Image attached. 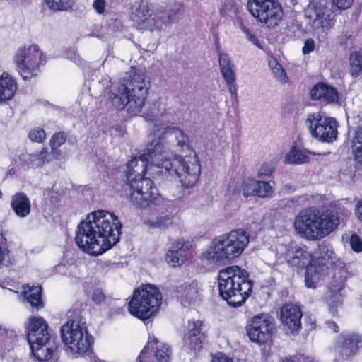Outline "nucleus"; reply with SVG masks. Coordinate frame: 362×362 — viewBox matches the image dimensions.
<instances>
[{
    "instance_id": "53",
    "label": "nucleus",
    "mask_w": 362,
    "mask_h": 362,
    "mask_svg": "<svg viewBox=\"0 0 362 362\" xmlns=\"http://www.w3.org/2000/svg\"><path fill=\"white\" fill-rule=\"evenodd\" d=\"M105 294L101 289L95 288L93 290L92 293V299L96 304L100 305L105 300Z\"/></svg>"
},
{
    "instance_id": "35",
    "label": "nucleus",
    "mask_w": 362,
    "mask_h": 362,
    "mask_svg": "<svg viewBox=\"0 0 362 362\" xmlns=\"http://www.w3.org/2000/svg\"><path fill=\"white\" fill-rule=\"evenodd\" d=\"M318 250L319 256L316 259L326 262L329 266H332L335 259V254L332 247L329 244L322 243L319 245Z\"/></svg>"
},
{
    "instance_id": "7",
    "label": "nucleus",
    "mask_w": 362,
    "mask_h": 362,
    "mask_svg": "<svg viewBox=\"0 0 362 362\" xmlns=\"http://www.w3.org/2000/svg\"><path fill=\"white\" fill-rule=\"evenodd\" d=\"M165 174L178 179L185 189L194 187L199 180L201 166L196 156H175L161 163Z\"/></svg>"
},
{
    "instance_id": "3",
    "label": "nucleus",
    "mask_w": 362,
    "mask_h": 362,
    "mask_svg": "<svg viewBox=\"0 0 362 362\" xmlns=\"http://www.w3.org/2000/svg\"><path fill=\"white\" fill-rule=\"evenodd\" d=\"M339 224L338 213L327 209L310 207L296 216L293 228L302 238L315 241L321 240L335 230Z\"/></svg>"
},
{
    "instance_id": "9",
    "label": "nucleus",
    "mask_w": 362,
    "mask_h": 362,
    "mask_svg": "<svg viewBox=\"0 0 362 362\" xmlns=\"http://www.w3.org/2000/svg\"><path fill=\"white\" fill-rule=\"evenodd\" d=\"M60 332L62 341L72 352L85 354L89 351L92 339L88 334L85 321L79 315L69 318L62 326Z\"/></svg>"
},
{
    "instance_id": "8",
    "label": "nucleus",
    "mask_w": 362,
    "mask_h": 362,
    "mask_svg": "<svg viewBox=\"0 0 362 362\" xmlns=\"http://www.w3.org/2000/svg\"><path fill=\"white\" fill-rule=\"evenodd\" d=\"M161 301L162 295L159 289L146 284L134 291L128 310L132 315L145 321L154 315Z\"/></svg>"
},
{
    "instance_id": "29",
    "label": "nucleus",
    "mask_w": 362,
    "mask_h": 362,
    "mask_svg": "<svg viewBox=\"0 0 362 362\" xmlns=\"http://www.w3.org/2000/svg\"><path fill=\"white\" fill-rule=\"evenodd\" d=\"M30 349L33 356L40 361H48L52 357L53 349L49 346V341H43L31 344Z\"/></svg>"
},
{
    "instance_id": "28",
    "label": "nucleus",
    "mask_w": 362,
    "mask_h": 362,
    "mask_svg": "<svg viewBox=\"0 0 362 362\" xmlns=\"http://www.w3.org/2000/svg\"><path fill=\"white\" fill-rule=\"evenodd\" d=\"M359 340L357 337L351 334H341L337 338V344L341 352L348 356L355 351Z\"/></svg>"
},
{
    "instance_id": "22",
    "label": "nucleus",
    "mask_w": 362,
    "mask_h": 362,
    "mask_svg": "<svg viewBox=\"0 0 362 362\" xmlns=\"http://www.w3.org/2000/svg\"><path fill=\"white\" fill-rule=\"evenodd\" d=\"M180 299L183 306H189L196 303L200 300L197 282H186L180 286L178 289Z\"/></svg>"
},
{
    "instance_id": "58",
    "label": "nucleus",
    "mask_w": 362,
    "mask_h": 362,
    "mask_svg": "<svg viewBox=\"0 0 362 362\" xmlns=\"http://www.w3.org/2000/svg\"><path fill=\"white\" fill-rule=\"evenodd\" d=\"M355 214L358 220L362 223V199L358 200L355 206Z\"/></svg>"
},
{
    "instance_id": "61",
    "label": "nucleus",
    "mask_w": 362,
    "mask_h": 362,
    "mask_svg": "<svg viewBox=\"0 0 362 362\" xmlns=\"http://www.w3.org/2000/svg\"><path fill=\"white\" fill-rule=\"evenodd\" d=\"M59 148V147H57V146H51L52 156L56 159H59L62 155V151Z\"/></svg>"
},
{
    "instance_id": "14",
    "label": "nucleus",
    "mask_w": 362,
    "mask_h": 362,
    "mask_svg": "<svg viewBox=\"0 0 362 362\" xmlns=\"http://www.w3.org/2000/svg\"><path fill=\"white\" fill-rule=\"evenodd\" d=\"M305 16L310 20L313 34L321 40L325 39L334 24V20L329 11L316 6H309L305 11Z\"/></svg>"
},
{
    "instance_id": "30",
    "label": "nucleus",
    "mask_w": 362,
    "mask_h": 362,
    "mask_svg": "<svg viewBox=\"0 0 362 362\" xmlns=\"http://www.w3.org/2000/svg\"><path fill=\"white\" fill-rule=\"evenodd\" d=\"M310 159V153L306 150H301L292 147L287 153L285 162L288 164H303Z\"/></svg>"
},
{
    "instance_id": "56",
    "label": "nucleus",
    "mask_w": 362,
    "mask_h": 362,
    "mask_svg": "<svg viewBox=\"0 0 362 362\" xmlns=\"http://www.w3.org/2000/svg\"><path fill=\"white\" fill-rule=\"evenodd\" d=\"M315 47V42L312 39H308L305 40L304 43V46L303 47V52L305 54H309L314 49Z\"/></svg>"
},
{
    "instance_id": "64",
    "label": "nucleus",
    "mask_w": 362,
    "mask_h": 362,
    "mask_svg": "<svg viewBox=\"0 0 362 362\" xmlns=\"http://www.w3.org/2000/svg\"><path fill=\"white\" fill-rule=\"evenodd\" d=\"M216 52H218V59H219L220 58V53H224V52L221 50V47H220V46L218 45H217L216 46Z\"/></svg>"
},
{
    "instance_id": "63",
    "label": "nucleus",
    "mask_w": 362,
    "mask_h": 362,
    "mask_svg": "<svg viewBox=\"0 0 362 362\" xmlns=\"http://www.w3.org/2000/svg\"><path fill=\"white\" fill-rule=\"evenodd\" d=\"M333 286L334 287V291H340L342 289V288L344 286V284H343V282H341L339 285H337V286L333 285Z\"/></svg>"
},
{
    "instance_id": "54",
    "label": "nucleus",
    "mask_w": 362,
    "mask_h": 362,
    "mask_svg": "<svg viewBox=\"0 0 362 362\" xmlns=\"http://www.w3.org/2000/svg\"><path fill=\"white\" fill-rule=\"evenodd\" d=\"M211 362H234L233 359L226 354L223 353H218L212 355Z\"/></svg>"
},
{
    "instance_id": "20",
    "label": "nucleus",
    "mask_w": 362,
    "mask_h": 362,
    "mask_svg": "<svg viewBox=\"0 0 362 362\" xmlns=\"http://www.w3.org/2000/svg\"><path fill=\"white\" fill-rule=\"evenodd\" d=\"M191 245L188 241L178 240L173 243L166 254V261L168 264L175 267L182 264L191 256Z\"/></svg>"
},
{
    "instance_id": "16",
    "label": "nucleus",
    "mask_w": 362,
    "mask_h": 362,
    "mask_svg": "<svg viewBox=\"0 0 362 362\" xmlns=\"http://www.w3.org/2000/svg\"><path fill=\"white\" fill-rule=\"evenodd\" d=\"M273 328V324L266 315H259L251 319L246 329L252 341L262 344L269 339Z\"/></svg>"
},
{
    "instance_id": "51",
    "label": "nucleus",
    "mask_w": 362,
    "mask_h": 362,
    "mask_svg": "<svg viewBox=\"0 0 362 362\" xmlns=\"http://www.w3.org/2000/svg\"><path fill=\"white\" fill-rule=\"evenodd\" d=\"M350 244L353 250L362 251V240L357 235H352L350 238Z\"/></svg>"
},
{
    "instance_id": "36",
    "label": "nucleus",
    "mask_w": 362,
    "mask_h": 362,
    "mask_svg": "<svg viewBox=\"0 0 362 362\" xmlns=\"http://www.w3.org/2000/svg\"><path fill=\"white\" fill-rule=\"evenodd\" d=\"M223 78H224L227 87L232 95H237V88L235 83L236 76L235 73V66L228 68L226 70L221 71Z\"/></svg>"
},
{
    "instance_id": "24",
    "label": "nucleus",
    "mask_w": 362,
    "mask_h": 362,
    "mask_svg": "<svg viewBox=\"0 0 362 362\" xmlns=\"http://www.w3.org/2000/svg\"><path fill=\"white\" fill-rule=\"evenodd\" d=\"M16 90L15 80L8 73L4 72L0 76V103L12 99Z\"/></svg>"
},
{
    "instance_id": "41",
    "label": "nucleus",
    "mask_w": 362,
    "mask_h": 362,
    "mask_svg": "<svg viewBox=\"0 0 362 362\" xmlns=\"http://www.w3.org/2000/svg\"><path fill=\"white\" fill-rule=\"evenodd\" d=\"M170 223V218L168 216H162L152 220H148L145 222V224L148 228H163Z\"/></svg>"
},
{
    "instance_id": "6",
    "label": "nucleus",
    "mask_w": 362,
    "mask_h": 362,
    "mask_svg": "<svg viewBox=\"0 0 362 362\" xmlns=\"http://www.w3.org/2000/svg\"><path fill=\"white\" fill-rule=\"evenodd\" d=\"M132 18L151 31H160L163 26L175 23L178 21L183 8L179 3L168 4L165 7L157 8L150 14L149 6L146 1L136 3L132 8Z\"/></svg>"
},
{
    "instance_id": "42",
    "label": "nucleus",
    "mask_w": 362,
    "mask_h": 362,
    "mask_svg": "<svg viewBox=\"0 0 362 362\" xmlns=\"http://www.w3.org/2000/svg\"><path fill=\"white\" fill-rule=\"evenodd\" d=\"M204 339V336H198L194 333L187 334L185 337V341L191 349L199 350L202 348V344Z\"/></svg>"
},
{
    "instance_id": "55",
    "label": "nucleus",
    "mask_w": 362,
    "mask_h": 362,
    "mask_svg": "<svg viewBox=\"0 0 362 362\" xmlns=\"http://www.w3.org/2000/svg\"><path fill=\"white\" fill-rule=\"evenodd\" d=\"M319 279H315L313 275H309L308 272H306L305 282L308 288H315Z\"/></svg>"
},
{
    "instance_id": "48",
    "label": "nucleus",
    "mask_w": 362,
    "mask_h": 362,
    "mask_svg": "<svg viewBox=\"0 0 362 362\" xmlns=\"http://www.w3.org/2000/svg\"><path fill=\"white\" fill-rule=\"evenodd\" d=\"M65 141L66 136L64 134L63 132H57L52 136L50 140V146L60 147Z\"/></svg>"
},
{
    "instance_id": "40",
    "label": "nucleus",
    "mask_w": 362,
    "mask_h": 362,
    "mask_svg": "<svg viewBox=\"0 0 362 362\" xmlns=\"http://www.w3.org/2000/svg\"><path fill=\"white\" fill-rule=\"evenodd\" d=\"M255 196L265 198L272 196L273 194L272 187L270 184L264 181H257Z\"/></svg>"
},
{
    "instance_id": "38",
    "label": "nucleus",
    "mask_w": 362,
    "mask_h": 362,
    "mask_svg": "<svg viewBox=\"0 0 362 362\" xmlns=\"http://www.w3.org/2000/svg\"><path fill=\"white\" fill-rule=\"evenodd\" d=\"M269 64L274 77L281 83H285L287 81V77L282 66L276 59L270 60Z\"/></svg>"
},
{
    "instance_id": "19",
    "label": "nucleus",
    "mask_w": 362,
    "mask_h": 362,
    "mask_svg": "<svg viewBox=\"0 0 362 362\" xmlns=\"http://www.w3.org/2000/svg\"><path fill=\"white\" fill-rule=\"evenodd\" d=\"M301 317L302 312L297 305L285 304L281 309L280 320L284 327L291 332L300 329Z\"/></svg>"
},
{
    "instance_id": "15",
    "label": "nucleus",
    "mask_w": 362,
    "mask_h": 362,
    "mask_svg": "<svg viewBox=\"0 0 362 362\" xmlns=\"http://www.w3.org/2000/svg\"><path fill=\"white\" fill-rule=\"evenodd\" d=\"M170 347L159 343L156 338L150 337L146 346L141 351L137 362H169Z\"/></svg>"
},
{
    "instance_id": "17",
    "label": "nucleus",
    "mask_w": 362,
    "mask_h": 362,
    "mask_svg": "<svg viewBox=\"0 0 362 362\" xmlns=\"http://www.w3.org/2000/svg\"><path fill=\"white\" fill-rule=\"evenodd\" d=\"M105 88H110L108 93V100L117 110H122L127 107L128 111L131 113V97L128 92V88H126L122 81L118 83H112L107 78L100 81Z\"/></svg>"
},
{
    "instance_id": "33",
    "label": "nucleus",
    "mask_w": 362,
    "mask_h": 362,
    "mask_svg": "<svg viewBox=\"0 0 362 362\" xmlns=\"http://www.w3.org/2000/svg\"><path fill=\"white\" fill-rule=\"evenodd\" d=\"M350 74L353 77H358L362 71V48L352 52L349 56Z\"/></svg>"
},
{
    "instance_id": "44",
    "label": "nucleus",
    "mask_w": 362,
    "mask_h": 362,
    "mask_svg": "<svg viewBox=\"0 0 362 362\" xmlns=\"http://www.w3.org/2000/svg\"><path fill=\"white\" fill-rule=\"evenodd\" d=\"M257 187V181L253 179H247L244 181L243 185V195L247 197L250 195L255 196Z\"/></svg>"
},
{
    "instance_id": "43",
    "label": "nucleus",
    "mask_w": 362,
    "mask_h": 362,
    "mask_svg": "<svg viewBox=\"0 0 362 362\" xmlns=\"http://www.w3.org/2000/svg\"><path fill=\"white\" fill-rule=\"evenodd\" d=\"M238 26L241 30L245 34L246 37L248 40L252 42L257 47L262 49V46L259 40L252 34L249 29L244 25L243 21L240 18L238 19Z\"/></svg>"
},
{
    "instance_id": "50",
    "label": "nucleus",
    "mask_w": 362,
    "mask_h": 362,
    "mask_svg": "<svg viewBox=\"0 0 362 362\" xmlns=\"http://www.w3.org/2000/svg\"><path fill=\"white\" fill-rule=\"evenodd\" d=\"M202 325V322L199 320L196 322H192L189 323V333L188 334H195L198 336H204L202 332L201 327Z\"/></svg>"
},
{
    "instance_id": "1",
    "label": "nucleus",
    "mask_w": 362,
    "mask_h": 362,
    "mask_svg": "<svg viewBox=\"0 0 362 362\" xmlns=\"http://www.w3.org/2000/svg\"><path fill=\"white\" fill-rule=\"evenodd\" d=\"M164 128L153 133V139L142 153L129 161L127 166V185L125 191L129 202L135 206L146 209L159 204L163 199L158 192L153 181L144 177L146 170L153 171L154 168L165 172L161 163L168 160L165 155L170 151V145L165 139Z\"/></svg>"
},
{
    "instance_id": "4",
    "label": "nucleus",
    "mask_w": 362,
    "mask_h": 362,
    "mask_svg": "<svg viewBox=\"0 0 362 362\" xmlns=\"http://www.w3.org/2000/svg\"><path fill=\"white\" fill-rule=\"evenodd\" d=\"M249 242L250 235L246 231L232 230L214 238L202 256L212 264H226L238 257Z\"/></svg>"
},
{
    "instance_id": "27",
    "label": "nucleus",
    "mask_w": 362,
    "mask_h": 362,
    "mask_svg": "<svg viewBox=\"0 0 362 362\" xmlns=\"http://www.w3.org/2000/svg\"><path fill=\"white\" fill-rule=\"evenodd\" d=\"M164 133L169 137L173 138L176 141V146L180 151H183L189 146V138L184 132L177 127H166L164 128Z\"/></svg>"
},
{
    "instance_id": "13",
    "label": "nucleus",
    "mask_w": 362,
    "mask_h": 362,
    "mask_svg": "<svg viewBox=\"0 0 362 362\" xmlns=\"http://www.w3.org/2000/svg\"><path fill=\"white\" fill-rule=\"evenodd\" d=\"M306 124L313 137L325 142H332L337 139L338 124L334 118L316 112L308 115Z\"/></svg>"
},
{
    "instance_id": "21",
    "label": "nucleus",
    "mask_w": 362,
    "mask_h": 362,
    "mask_svg": "<svg viewBox=\"0 0 362 362\" xmlns=\"http://www.w3.org/2000/svg\"><path fill=\"white\" fill-rule=\"evenodd\" d=\"M310 95L312 99L320 100L326 104L337 103L339 100L337 90L324 83L315 84L311 88Z\"/></svg>"
},
{
    "instance_id": "59",
    "label": "nucleus",
    "mask_w": 362,
    "mask_h": 362,
    "mask_svg": "<svg viewBox=\"0 0 362 362\" xmlns=\"http://www.w3.org/2000/svg\"><path fill=\"white\" fill-rule=\"evenodd\" d=\"M47 155V148H42L40 152H39L37 154L35 155L40 161L42 163H45L46 160V156Z\"/></svg>"
},
{
    "instance_id": "25",
    "label": "nucleus",
    "mask_w": 362,
    "mask_h": 362,
    "mask_svg": "<svg viewBox=\"0 0 362 362\" xmlns=\"http://www.w3.org/2000/svg\"><path fill=\"white\" fill-rule=\"evenodd\" d=\"M11 206L19 217H25L30 212V199L22 192L16 193L12 197Z\"/></svg>"
},
{
    "instance_id": "2",
    "label": "nucleus",
    "mask_w": 362,
    "mask_h": 362,
    "mask_svg": "<svg viewBox=\"0 0 362 362\" xmlns=\"http://www.w3.org/2000/svg\"><path fill=\"white\" fill-rule=\"evenodd\" d=\"M122 226L118 218L112 213L103 210L93 211L78 224L76 244L87 253L101 255L119 241Z\"/></svg>"
},
{
    "instance_id": "52",
    "label": "nucleus",
    "mask_w": 362,
    "mask_h": 362,
    "mask_svg": "<svg viewBox=\"0 0 362 362\" xmlns=\"http://www.w3.org/2000/svg\"><path fill=\"white\" fill-rule=\"evenodd\" d=\"M334 6L339 9L344 10L349 8L354 1V0H331Z\"/></svg>"
},
{
    "instance_id": "32",
    "label": "nucleus",
    "mask_w": 362,
    "mask_h": 362,
    "mask_svg": "<svg viewBox=\"0 0 362 362\" xmlns=\"http://www.w3.org/2000/svg\"><path fill=\"white\" fill-rule=\"evenodd\" d=\"M168 113L166 105L160 101L153 103L148 112L146 113L145 117L151 121L157 122L164 117Z\"/></svg>"
},
{
    "instance_id": "18",
    "label": "nucleus",
    "mask_w": 362,
    "mask_h": 362,
    "mask_svg": "<svg viewBox=\"0 0 362 362\" xmlns=\"http://www.w3.org/2000/svg\"><path fill=\"white\" fill-rule=\"evenodd\" d=\"M27 339L30 345L49 341L48 325L41 317H32L27 327Z\"/></svg>"
},
{
    "instance_id": "39",
    "label": "nucleus",
    "mask_w": 362,
    "mask_h": 362,
    "mask_svg": "<svg viewBox=\"0 0 362 362\" xmlns=\"http://www.w3.org/2000/svg\"><path fill=\"white\" fill-rule=\"evenodd\" d=\"M47 6L53 11H66L74 4V0H46Z\"/></svg>"
},
{
    "instance_id": "31",
    "label": "nucleus",
    "mask_w": 362,
    "mask_h": 362,
    "mask_svg": "<svg viewBox=\"0 0 362 362\" xmlns=\"http://www.w3.org/2000/svg\"><path fill=\"white\" fill-rule=\"evenodd\" d=\"M351 150L354 159L362 164V119L360 120L358 126L355 131V136L352 140Z\"/></svg>"
},
{
    "instance_id": "10",
    "label": "nucleus",
    "mask_w": 362,
    "mask_h": 362,
    "mask_svg": "<svg viewBox=\"0 0 362 362\" xmlns=\"http://www.w3.org/2000/svg\"><path fill=\"white\" fill-rule=\"evenodd\" d=\"M124 86L128 88L131 97V114L137 115L141 112L148 94L150 81L142 71H131L121 79Z\"/></svg>"
},
{
    "instance_id": "60",
    "label": "nucleus",
    "mask_w": 362,
    "mask_h": 362,
    "mask_svg": "<svg viewBox=\"0 0 362 362\" xmlns=\"http://www.w3.org/2000/svg\"><path fill=\"white\" fill-rule=\"evenodd\" d=\"M325 324L327 327L334 332L337 333L339 331V327L334 321L328 320L325 322Z\"/></svg>"
},
{
    "instance_id": "26",
    "label": "nucleus",
    "mask_w": 362,
    "mask_h": 362,
    "mask_svg": "<svg viewBox=\"0 0 362 362\" xmlns=\"http://www.w3.org/2000/svg\"><path fill=\"white\" fill-rule=\"evenodd\" d=\"M41 293L42 288L40 286H30L29 285L23 286V299L30 303L33 308L39 309L43 307Z\"/></svg>"
},
{
    "instance_id": "12",
    "label": "nucleus",
    "mask_w": 362,
    "mask_h": 362,
    "mask_svg": "<svg viewBox=\"0 0 362 362\" xmlns=\"http://www.w3.org/2000/svg\"><path fill=\"white\" fill-rule=\"evenodd\" d=\"M247 7L257 21L270 28L279 25L284 14L278 0H248Z\"/></svg>"
},
{
    "instance_id": "37",
    "label": "nucleus",
    "mask_w": 362,
    "mask_h": 362,
    "mask_svg": "<svg viewBox=\"0 0 362 362\" xmlns=\"http://www.w3.org/2000/svg\"><path fill=\"white\" fill-rule=\"evenodd\" d=\"M44 194L47 195V198L45 200L44 210L48 213L54 212L59 202V194L55 191L49 189L45 191Z\"/></svg>"
},
{
    "instance_id": "5",
    "label": "nucleus",
    "mask_w": 362,
    "mask_h": 362,
    "mask_svg": "<svg viewBox=\"0 0 362 362\" xmlns=\"http://www.w3.org/2000/svg\"><path fill=\"white\" fill-rule=\"evenodd\" d=\"M218 281L220 296L233 307L240 306L251 295L252 281L248 273L238 266L221 270Z\"/></svg>"
},
{
    "instance_id": "11",
    "label": "nucleus",
    "mask_w": 362,
    "mask_h": 362,
    "mask_svg": "<svg viewBox=\"0 0 362 362\" xmlns=\"http://www.w3.org/2000/svg\"><path fill=\"white\" fill-rule=\"evenodd\" d=\"M42 62V52L36 45L20 47L14 57L16 71L24 80L37 76Z\"/></svg>"
},
{
    "instance_id": "57",
    "label": "nucleus",
    "mask_w": 362,
    "mask_h": 362,
    "mask_svg": "<svg viewBox=\"0 0 362 362\" xmlns=\"http://www.w3.org/2000/svg\"><path fill=\"white\" fill-rule=\"evenodd\" d=\"M93 6L98 13H103L105 10V1L95 0Z\"/></svg>"
},
{
    "instance_id": "49",
    "label": "nucleus",
    "mask_w": 362,
    "mask_h": 362,
    "mask_svg": "<svg viewBox=\"0 0 362 362\" xmlns=\"http://www.w3.org/2000/svg\"><path fill=\"white\" fill-rule=\"evenodd\" d=\"M221 16H226L228 15V13H233L234 14H236L238 13V8H237L235 4L234 1H228V3L225 4L223 8L220 11Z\"/></svg>"
},
{
    "instance_id": "62",
    "label": "nucleus",
    "mask_w": 362,
    "mask_h": 362,
    "mask_svg": "<svg viewBox=\"0 0 362 362\" xmlns=\"http://www.w3.org/2000/svg\"><path fill=\"white\" fill-rule=\"evenodd\" d=\"M282 362H301V358L300 356H289L285 358Z\"/></svg>"
},
{
    "instance_id": "23",
    "label": "nucleus",
    "mask_w": 362,
    "mask_h": 362,
    "mask_svg": "<svg viewBox=\"0 0 362 362\" xmlns=\"http://www.w3.org/2000/svg\"><path fill=\"white\" fill-rule=\"evenodd\" d=\"M287 262L291 267H308L313 259L310 252L305 247H296L287 255Z\"/></svg>"
},
{
    "instance_id": "47",
    "label": "nucleus",
    "mask_w": 362,
    "mask_h": 362,
    "mask_svg": "<svg viewBox=\"0 0 362 362\" xmlns=\"http://www.w3.org/2000/svg\"><path fill=\"white\" fill-rule=\"evenodd\" d=\"M218 64L221 71L234 66L230 56L227 53H220Z\"/></svg>"
},
{
    "instance_id": "34",
    "label": "nucleus",
    "mask_w": 362,
    "mask_h": 362,
    "mask_svg": "<svg viewBox=\"0 0 362 362\" xmlns=\"http://www.w3.org/2000/svg\"><path fill=\"white\" fill-rule=\"evenodd\" d=\"M329 266L320 259H312L306 268L309 275H313L315 279H320Z\"/></svg>"
},
{
    "instance_id": "46",
    "label": "nucleus",
    "mask_w": 362,
    "mask_h": 362,
    "mask_svg": "<svg viewBox=\"0 0 362 362\" xmlns=\"http://www.w3.org/2000/svg\"><path fill=\"white\" fill-rule=\"evenodd\" d=\"M29 138L32 141L41 143L45 141L46 134L42 129L37 128L30 132Z\"/></svg>"
},
{
    "instance_id": "45",
    "label": "nucleus",
    "mask_w": 362,
    "mask_h": 362,
    "mask_svg": "<svg viewBox=\"0 0 362 362\" xmlns=\"http://www.w3.org/2000/svg\"><path fill=\"white\" fill-rule=\"evenodd\" d=\"M275 170V165L272 163H267L262 165L258 170V177L265 178L270 176Z\"/></svg>"
}]
</instances>
